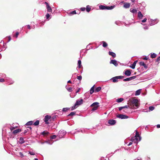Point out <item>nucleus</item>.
I'll use <instances>...</instances> for the list:
<instances>
[{
	"label": "nucleus",
	"instance_id": "nucleus-11",
	"mask_svg": "<svg viewBox=\"0 0 160 160\" xmlns=\"http://www.w3.org/2000/svg\"><path fill=\"white\" fill-rule=\"evenodd\" d=\"M117 117L122 119H127L128 118V117L126 115L120 114L118 115L117 116Z\"/></svg>",
	"mask_w": 160,
	"mask_h": 160
},
{
	"label": "nucleus",
	"instance_id": "nucleus-19",
	"mask_svg": "<svg viewBox=\"0 0 160 160\" xmlns=\"http://www.w3.org/2000/svg\"><path fill=\"white\" fill-rule=\"evenodd\" d=\"M9 128V129L10 130H14L16 128L18 127V126H11V125H8Z\"/></svg>",
	"mask_w": 160,
	"mask_h": 160
},
{
	"label": "nucleus",
	"instance_id": "nucleus-55",
	"mask_svg": "<svg viewBox=\"0 0 160 160\" xmlns=\"http://www.w3.org/2000/svg\"><path fill=\"white\" fill-rule=\"evenodd\" d=\"M160 60V56L159 57H158L157 59H156V60H155V61L156 62H158Z\"/></svg>",
	"mask_w": 160,
	"mask_h": 160
},
{
	"label": "nucleus",
	"instance_id": "nucleus-59",
	"mask_svg": "<svg viewBox=\"0 0 160 160\" xmlns=\"http://www.w3.org/2000/svg\"><path fill=\"white\" fill-rule=\"evenodd\" d=\"M142 129H145V130H147V129H148V126H146V127H144V126H143L142 127Z\"/></svg>",
	"mask_w": 160,
	"mask_h": 160
},
{
	"label": "nucleus",
	"instance_id": "nucleus-34",
	"mask_svg": "<svg viewBox=\"0 0 160 160\" xmlns=\"http://www.w3.org/2000/svg\"><path fill=\"white\" fill-rule=\"evenodd\" d=\"M77 13H76V11L75 10H73L72 12H70L69 13V15H74V14H76Z\"/></svg>",
	"mask_w": 160,
	"mask_h": 160
},
{
	"label": "nucleus",
	"instance_id": "nucleus-60",
	"mask_svg": "<svg viewBox=\"0 0 160 160\" xmlns=\"http://www.w3.org/2000/svg\"><path fill=\"white\" fill-rule=\"evenodd\" d=\"M62 110L61 111V110H58L57 111V112H59L60 113V115H62Z\"/></svg>",
	"mask_w": 160,
	"mask_h": 160
},
{
	"label": "nucleus",
	"instance_id": "nucleus-44",
	"mask_svg": "<svg viewBox=\"0 0 160 160\" xmlns=\"http://www.w3.org/2000/svg\"><path fill=\"white\" fill-rule=\"evenodd\" d=\"M98 107L99 106H96L93 107L92 109V110L93 111L96 110Z\"/></svg>",
	"mask_w": 160,
	"mask_h": 160
},
{
	"label": "nucleus",
	"instance_id": "nucleus-52",
	"mask_svg": "<svg viewBox=\"0 0 160 160\" xmlns=\"http://www.w3.org/2000/svg\"><path fill=\"white\" fill-rule=\"evenodd\" d=\"M57 115H55L52 117L51 118L52 119L54 120L57 117Z\"/></svg>",
	"mask_w": 160,
	"mask_h": 160
},
{
	"label": "nucleus",
	"instance_id": "nucleus-61",
	"mask_svg": "<svg viewBox=\"0 0 160 160\" xmlns=\"http://www.w3.org/2000/svg\"><path fill=\"white\" fill-rule=\"evenodd\" d=\"M19 154L20 156L22 158L24 156V155L21 152H19Z\"/></svg>",
	"mask_w": 160,
	"mask_h": 160
},
{
	"label": "nucleus",
	"instance_id": "nucleus-37",
	"mask_svg": "<svg viewBox=\"0 0 160 160\" xmlns=\"http://www.w3.org/2000/svg\"><path fill=\"white\" fill-rule=\"evenodd\" d=\"M94 86H92L90 89V93L91 94H92L93 93V92H94Z\"/></svg>",
	"mask_w": 160,
	"mask_h": 160
},
{
	"label": "nucleus",
	"instance_id": "nucleus-43",
	"mask_svg": "<svg viewBox=\"0 0 160 160\" xmlns=\"http://www.w3.org/2000/svg\"><path fill=\"white\" fill-rule=\"evenodd\" d=\"M76 114V112H71L69 114L68 116H73L74 115H75Z\"/></svg>",
	"mask_w": 160,
	"mask_h": 160
},
{
	"label": "nucleus",
	"instance_id": "nucleus-7",
	"mask_svg": "<svg viewBox=\"0 0 160 160\" xmlns=\"http://www.w3.org/2000/svg\"><path fill=\"white\" fill-rule=\"evenodd\" d=\"M51 116H49L48 115H46L44 118V121L46 124H48L49 122L48 121L49 120V119H51Z\"/></svg>",
	"mask_w": 160,
	"mask_h": 160
},
{
	"label": "nucleus",
	"instance_id": "nucleus-49",
	"mask_svg": "<svg viewBox=\"0 0 160 160\" xmlns=\"http://www.w3.org/2000/svg\"><path fill=\"white\" fill-rule=\"evenodd\" d=\"M28 152L31 155H35V152L32 151H29Z\"/></svg>",
	"mask_w": 160,
	"mask_h": 160
},
{
	"label": "nucleus",
	"instance_id": "nucleus-48",
	"mask_svg": "<svg viewBox=\"0 0 160 160\" xmlns=\"http://www.w3.org/2000/svg\"><path fill=\"white\" fill-rule=\"evenodd\" d=\"M141 5L143 7L145 8L146 5L145 2H142L141 3Z\"/></svg>",
	"mask_w": 160,
	"mask_h": 160
},
{
	"label": "nucleus",
	"instance_id": "nucleus-30",
	"mask_svg": "<svg viewBox=\"0 0 160 160\" xmlns=\"http://www.w3.org/2000/svg\"><path fill=\"white\" fill-rule=\"evenodd\" d=\"M39 120H36L35 122L33 123V124L35 126H37L39 125Z\"/></svg>",
	"mask_w": 160,
	"mask_h": 160
},
{
	"label": "nucleus",
	"instance_id": "nucleus-26",
	"mask_svg": "<svg viewBox=\"0 0 160 160\" xmlns=\"http://www.w3.org/2000/svg\"><path fill=\"white\" fill-rule=\"evenodd\" d=\"M33 122L32 121H30L28 122L26 124V126H30L33 124Z\"/></svg>",
	"mask_w": 160,
	"mask_h": 160
},
{
	"label": "nucleus",
	"instance_id": "nucleus-31",
	"mask_svg": "<svg viewBox=\"0 0 160 160\" xmlns=\"http://www.w3.org/2000/svg\"><path fill=\"white\" fill-rule=\"evenodd\" d=\"M141 93V89H138L135 92V95L136 96H138Z\"/></svg>",
	"mask_w": 160,
	"mask_h": 160
},
{
	"label": "nucleus",
	"instance_id": "nucleus-17",
	"mask_svg": "<svg viewBox=\"0 0 160 160\" xmlns=\"http://www.w3.org/2000/svg\"><path fill=\"white\" fill-rule=\"evenodd\" d=\"M137 62V60L133 62V63L130 66V67L133 69H134L135 68L136 64Z\"/></svg>",
	"mask_w": 160,
	"mask_h": 160
},
{
	"label": "nucleus",
	"instance_id": "nucleus-24",
	"mask_svg": "<svg viewBox=\"0 0 160 160\" xmlns=\"http://www.w3.org/2000/svg\"><path fill=\"white\" fill-rule=\"evenodd\" d=\"M108 54L109 55L112 56L113 58H115L116 57V54L113 52L109 51Z\"/></svg>",
	"mask_w": 160,
	"mask_h": 160
},
{
	"label": "nucleus",
	"instance_id": "nucleus-47",
	"mask_svg": "<svg viewBox=\"0 0 160 160\" xmlns=\"http://www.w3.org/2000/svg\"><path fill=\"white\" fill-rule=\"evenodd\" d=\"M52 142V140H51L49 141H46L44 142H46V143H47L51 145L53 143V142Z\"/></svg>",
	"mask_w": 160,
	"mask_h": 160
},
{
	"label": "nucleus",
	"instance_id": "nucleus-54",
	"mask_svg": "<svg viewBox=\"0 0 160 160\" xmlns=\"http://www.w3.org/2000/svg\"><path fill=\"white\" fill-rule=\"evenodd\" d=\"M6 81L5 79H4L3 78H0V82H3Z\"/></svg>",
	"mask_w": 160,
	"mask_h": 160
},
{
	"label": "nucleus",
	"instance_id": "nucleus-13",
	"mask_svg": "<svg viewBox=\"0 0 160 160\" xmlns=\"http://www.w3.org/2000/svg\"><path fill=\"white\" fill-rule=\"evenodd\" d=\"M116 121L114 119H109L108 121V123L111 125H113L115 124Z\"/></svg>",
	"mask_w": 160,
	"mask_h": 160
},
{
	"label": "nucleus",
	"instance_id": "nucleus-57",
	"mask_svg": "<svg viewBox=\"0 0 160 160\" xmlns=\"http://www.w3.org/2000/svg\"><path fill=\"white\" fill-rule=\"evenodd\" d=\"M118 110L119 111H121L122 109H123V107H120L118 108Z\"/></svg>",
	"mask_w": 160,
	"mask_h": 160
},
{
	"label": "nucleus",
	"instance_id": "nucleus-53",
	"mask_svg": "<svg viewBox=\"0 0 160 160\" xmlns=\"http://www.w3.org/2000/svg\"><path fill=\"white\" fill-rule=\"evenodd\" d=\"M77 79L79 80L80 81H81L82 80V77L81 76H78L77 77Z\"/></svg>",
	"mask_w": 160,
	"mask_h": 160
},
{
	"label": "nucleus",
	"instance_id": "nucleus-56",
	"mask_svg": "<svg viewBox=\"0 0 160 160\" xmlns=\"http://www.w3.org/2000/svg\"><path fill=\"white\" fill-rule=\"evenodd\" d=\"M147 20V18H144L143 19L142 21V22H146Z\"/></svg>",
	"mask_w": 160,
	"mask_h": 160
},
{
	"label": "nucleus",
	"instance_id": "nucleus-36",
	"mask_svg": "<svg viewBox=\"0 0 160 160\" xmlns=\"http://www.w3.org/2000/svg\"><path fill=\"white\" fill-rule=\"evenodd\" d=\"M21 131H13L12 132L13 133L12 134H13L14 136L15 137L17 133L20 132Z\"/></svg>",
	"mask_w": 160,
	"mask_h": 160
},
{
	"label": "nucleus",
	"instance_id": "nucleus-12",
	"mask_svg": "<svg viewBox=\"0 0 160 160\" xmlns=\"http://www.w3.org/2000/svg\"><path fill=\"white\" fill-rule=\"evenodd\" d=\"M83 100L82 99H81L79 100L78 99L77 100L75 104V106H79L81 105L83 103Z\"/></svg>",
	"mask_w": 160,
	"mask_h": 160
},
{
	"label": "nucleus",
	"instance_id": "nucleus-21",
	"mask_svg": "<svg viewBox=\"0 0 160 160\" xmlns=\"http://www.w3.org/2000/svg\"><path fill=\"white\" fill-rule=\"evenodd\" d=\"M10 125V124H5L3 127L2 130H7L9 129V128L8 125Z\"/></svg>",
	"mask_w": 160,
	"mask_h": 160
},
{
	"label": "nucleus",
	"instance_id": "nucleus-29",
	"mask_svg": "<svg viewBox=\"0 0 160 160\" xmlns=\"http://www.w3.org/2000/svg\"><path fill=\"white\" fill-rule=\"evenodd\" d=\"M91 9L90 6L89 5H87L86 6V11L88 12H89Z\"/></svg>",
	"mask_w": 160,
	"mask_h": 160
},
{
	"label": "nucleus",
	"instance_id": "nucleus-28",
	"mask_svg": "<svg viewBox=\"0 0 160 160\" xmlns=\"http://www.w3.org/2000/svg\"><path fill=\"white\" fill-rule=\"evenodd\" d=\"M99 104V103L98 102H94L90 106L91 107H94L96 106H98V105Z\"/></svg>",
	"mask_w": 160,
	"mask_h": 160
},
{
	"label": "nucleus",
	"instance_id": "nucleus-62",
	"mask_svg": "<svg viewBox=\"0 0 160 160\" xmlns=\"http://www.w3.org/2000/svg\"><path fill=\"white\" fill-rule=\"evenodd\" d=\"M134 160H142V158L140 157H138L135 158Z\"/></svg>",
	"mask_w": 160,
	"mask_h": 160
},
{
	"label": "nucleus",
	"instance_id": "nucleus-51",
	"mask_svg": "<svg viewBox=\"0 0 160 160\" xmlns=\"http://www.w3.org/2000/svg\"><path fill=\"white\" fill-rule=\"evenodd\" d=\"M139 65L140 66H143V65H144V64H145L144 62L142 61H141L139 62Z\"/></svg>",
	"mask_w": 160,
	"mask_h": 160
},
{
	"label": "nucleus",
	"instance_id": "nucleus-64",
	"mask_svg": "<svg viewBox=\"0 0 160 160\" xmlns=\"http://www.w3.org/2000/svg\"><path fill=\"white\" fill-rule=\"evenodd\" d=\"M143 66L145 68V69H147L148 68V66L145 64H144V65H143Z\"/></svg>",
	"mask_w": 160,
	"mask_h": 160
},
{
	"label": "nucleus",
	"instance_id": "nucleus-38",
	"mask_svg": "<svg viewBox=\"0 0 160 160\" xmlns=\"http://www.w3.org/2000/svg\"><path fill=\"white\" fill-rule=\"evenodd\" d=\"M78 68H80L82 66L81 65V61L79 60L78 61Z\"/></svg>",
	"mask_w": 160,
	"mask_h": 160
},
{
	"label": "nucleus",
	"instance_id": "nucleus-14",
	"mask_svg": "<svg viewBox=\"0 0 160 160\" xmlns=\"http://www.w3.org/2000/svg\"><path fill=\"white\" fill-rule=\"evenodd\" d=\"M124 73L125 75L127 76H129L131 75V70L129 69L126 70L124 71Z\"/></svg>",
	"mask_w": 160,
	"mask_h": 160
},
{
	"label": "nucleus",
	"instance_id": "nucleus-25",
	"mask_svg": "<svg viewBox=\"0 0 160 160\" xmlns=\"http://www.w3.org/2000/svg\"><path fill=\"white\" fill-rule=\"evenodd\" d=\"M24 142H25V141L24 140L23 138L22 137L20 138L19 140V141H18V142L20 144H22L24 143Z\"/></svg>",
	"mask_w": 160,
	"mask_h": 160
},
{
	"label": "nucleus",
	"instance_id": "nucleus-58",
	"mask_svg": "<svg viewBox=\"0 0 160 160\" xmlns=\"http://www.w3.org/2000/svg\"><path fill=\"white\" fill-rule=\"evenodd\" d=\"M85 8L84 7L81 8H80V10L82 11H84L85 10Z\"/></svg>",
	"mask_w": 160,
	"mask_h": 160
},
{
	"label": "nucleus",
	"instance_id": "nucleus-16",
	"mask_svg": "<svg viewBox=\"0 0 160 160\" xmlns=\"http://www.w3.org/2000/svg\"><path fill=\"white\" fill-rule=\"evenodd\" d=\"M13 133L12 131H11L10 132H8V134H7V136H8V138H14V136L13 135V134H12Z\"/></svg>",
	"mask_w": 160,
	"mask_h": 160
},
{
	"label": "nucleus",
	"instance_id": "nucleus-32",
	"mask_svg": "<svg viewBox=\"0 0 160 160\" xmlns=\"http://www.w3.org/2000/svg\"><path fill=\"white\" fill-rule=\"evenodd\" d=\"M124 100V99L123 98H118V99L117 100H116V101L118 102H122V101H123Z\"/></svg>",
	"mask_w": 160,
	"mask_h": 160
},
{
	"label": "nucleus",
	"instance_id": "nucleus-39",
	"mask_svg": "<svg viewBox=\"0 0 160 160\" xmlns=\"http://www.w3.org/2000/svg\"><path fill=\"white\" fill-rule=\"evenodd\" d=\"M101 89V87H98L97 88L95 89V92H98L100 91Z\"/></svg>",
	"mask_w": 160,
	"mask_h": 160
},
{
	"label": "nucleus",
	"instance_id": "nucleus-63",
	"mask_svg": "<svg viewBox=\"0 0 160 160\" xmlns=\"http://www.w3.org/2000/svg\"><path fill=\"white\" fill-rule=\"evenodd\" d=\"M123 108V109H124L125 108H129V106L128 105H125L124 106H122Z\"/></svg>",
	"mask_w": 160,
	"mask_h": 160
},
{
	"label": "nucleus",
	"instance_id": "nucleus-8",
	"mask_svg": "<svg viewBox=\"0 0 160 160\" xmlns=\"http://www.w3.org/2000/svg\"><path fill=\"white\" fill-rule=\"evenodd\" d=\"M5 80L8 83H9V85L13 84L14 82L13 80L8 77H6L5 78Z\"/></svg>",
	"mask_w": 160,
	"mask_h": 160
},
{
	"label": "nucleus",
	"instance_id": "nucleus-9",
	"mask_svg": "<svg viewBox=\"0 0 160 160\" xmlns=\"http://www.w3.org/2000/svg\"><path fill=\"white\" fill-rule=\"evenodd\" d=\"M45 4L46 5V8L47 9V12H52V10L51 7H50L49 4L47 2H45Z\"/></svg>",
	"mask_w": 160,
	"mask_h": 160
},
{
	"label": "nucleus",
	"instance_id": "nucleus-3",
	"mask_svg": "<svg viewBox=\"0 0 160 160\" xmlns=\"http://www.w3.org/2000/svg\"><path fill=\"white\" fill-rule=\"evenodd\" d=\"M115 7L114 5L111 6H105L102 5H100L99 6V9L103 10H112Z\"/></svg>",
	"mask_w": 160,
	"mask_h": 160
},
{
	"label": "nucleus",
	"instance_id": "nucleus-46",
	"mask_svg": "<svg viewBox=\"0 0 160 160\" xmlns=\"http://www.w3.org/2000/svg\"><path fill=\"white\" fill-rule=\"evenodd\" d=\"M46 16L47 19H48V20H49L50 18H51V17H50V15L48 13H47L46 14Z\"/></svg>",
	"mask_w": 160,
	"mask_h": 160
},
{
	"label": "nucleus",
	"instance_id": "nucleus-41",
	"mask_svg": "<svg viewBox=\"0 0 160 160\" xmlns=\"http://www.w3.org/2000/svg\"><path fill=\"white\" fill-rule=\"evenodd\" d=\"M70 108H63L62 109V111L63 112H66L68 110H69L70 109Z\"/></svg>",
	"mask_w": 160,
	"mask_h": 160
},
{
	"label": "nucleus",
	"instance_id": "nucleus-33",
	"mask_svg": "<svg viewBox=\"0 0 160 160\" xmlns=\"http://www.w3.org/2000/svg\"><path fill=\"white\" fill-rule=\"evenodd\" d=\"M151 57L152 58H155L157 56V54L154 53H151Z\"/></svg>",
	"mask_w": 160,
	"mask_h": 160
},
{
	"label": "nucleus",
	"instance_id": "nucleus-20",
	"mask_svg": "<svg viewBox=\"0 0 160 160\" xmlns=\"http://www.w3.org/2000/svg\"><path fill=\"white\" fill-rule=\"evenodd\" d=\"M130 4L129 3H124L123 7L125 8H129L130 7Z\"/></svg>",
	"mask_w": 160,
	"mask_h": 160
},
{
	"label": "nucleus",
	"instance_id": "nucleus-35",
	"mask_svg": "<svg viewBox=\"0 0 160 160\" xmlns=\"http://www.w3.org/2000/svg\"><path fill=\"white\" fill-rule=\"evenodd\" d=\"M66 88L67 89L68 91V92H72V88L71 87H69V88H68V87H67V86H66Z\"/></svg>",
	"mask_w": 160,
	"mask_h": 160
},
{
	"label": "nucleus",
	"instance_id": "nucleus-45",
	"mask_svg": "<svg viewBox=\"0 0 160 160\" xmlns=\"http://www.w3.org/2000/svg\"><path fill=\"white\" fill-rule=\"evenodd\" d=\"M77 106L75 105V104H74V105L72 106L71 108V110L72 111L75 109L77 107H76Z\"/></svg>",
	"mask_w": 160,
	"mask_h": 160
},
{
	"label": "nucleus",
	"instance_id": "nucleus-1",
	"mask_svg": "<svg viewBox=\"0 0 160 160\" xmlns=\"http://www.w3.org/2000/svg\"><path fill=\"white\" fill-rule=\"evenodd\" d=\"M135 135L131 138L130 141L132 142H129L128 145V146H129L132 144V142L135 143H138L141 139V137L140 136V134L138 132V131H135Z\"/></svg>",
	"mask_w": 160,
	"mask_h": 160
},
{
	"label": "nucleus",
	"instance_id": "nucleus-22",
	"mask_svg": "<svg viewBox=\"0 0 160 160\" xmlns=\"http://www.w3.org/2000/svg\"><path fill=\"white\" fill-rule=\"evenodd\" d=\"M82 131H81V132H80V131H77L76 132H75L74 131H72L71 132V133L73 134H79L81 132L82 133Z\"/></svg>",
	"mask_w": 160,
	"mask_h": 160
},
{
	"label": "nucleus",
	"instance_id": "nucleus-18",
	"mask_svg": "<svg viewBox=\"0 0 160 160\" xmlns=\"http://www.w3.org/2000/svg\"><path fill=\"white\" fill-rule=\"evenodd\" d=\"M143 15L140 11H139L138 13V17L139 19H141L142 18Z\"/></svg>",
	"mask_w": 160,
	"mask_h": 160
},
{
	"label": "nucleus",
	"instance_id": "nucleus-27",
	"mask_svg": "<svg viewBox=\"0 0 160 160\" xmlns=\"http://www.w3.org/2000/svg\"><path fill=\"white\" fill-rule=\"evenodd\" d=\"M49 133L47 131H44L42 133V134L44 136H45Z\"/></svg>",
	"mask_w": 160,
	"mask_h": 160
},
{
	"label": "nucleus",
	"instance_id": "nucleus-50",
	"mask_svg": "<svg viewBox=\"0 0 160 160\" xmlns=\"http://www.w3.org/2000/svg\"><path fill=\"white\" fill-rule=\"evenodd\" d=\"M57 136L56 135H53L50 137V138L51 139H54L56 138Z\"/></svg>",
	"mask_w": 160,
	"mask_h": 160
},
{
	"label": "nucleus",
	"instance_id": "nucleus-40",
	"mask_svg": "<svg viewBox=\"0 0 160 160\" xmlns=\"http://www.w3.org/2000/svg\"><path fill=\"white\" fill-rule=\"evenodd\" d=\"M102 43L103 44L102 46L103 47L105 48V47H107L108 46V44L106 42H105L104 41H102Z\"/></svg>",
	"mask_w": 160,
	"mask_h": 160
},
{
	"label": "nucleus",
	"instance_id": "nucleus-23",
	"mask_svg": "<svg viewBox=\"0 0 160 160\" xmlns=\"http://www.w3.org/2000/svg\"><path fill=\"white\" fill-rule=\"evenodd\" d=\"M130 11L133 14L136 13L137 12V10L135 8H131L130 9Z\"/></svg>",
	"mask_w": 160,
	"mask_h": 160
},
{
	"label": "nucleus",
	"instance_id": "nucleus-2",
	"mask_svg": "<svg viewBox=\"0 0 160 160\" xmlns=\"http://www.w3.org/2000/svg\"><path fill=\"white\" fill-rule=\"evenodd\" d=\"M128 103L129 105L130 108L132 109L138 108L139 106V103L138 100L136 99H132V100H129Z\"/></svg>",
	"mask_w": 160,
	"mask_h": 160
},
{
	"label": "nucleus",
	"instance_id": "nucleus-4",
	"mask_svg": "<svg viewBox=\"0 0 160 160\" xmlns=\"http://www.w3.org/2000/svg\"><path fill=\"white\" fill-rule=\"evenodd\" d=\"M124 77L122 76H115L112 78L110 80H112V82L114 83L117 82L118 81V79H122Z\"/></svg>",
	"mask_w": 160,
	"mask_h": 160
},
{
	"label": "nucleus",
	"instance_id": "nucleus-6",
	"mask_svg": "<svg viewBox=\"0 0 160 160\" xmlns=\"http://www.w3.org/2000/svg\"><path fill=\"white\" fill-rule=\"evenodd\" d=\"M158 20L157 19H150L149 21V24L150 26H152L158 23Z\"/></svg>",
	"mask_w": 160,
	"mask_h": 160
},
{
	"label": "nucleus",
	"instance_id": "nucleus-10",
	"mask_svg": "<svg viewBox=\"0 0 160 160\" xmlns=\"http://www.w3.org/2000/svg\"><path fill=\"white\" fill-rule=\"evenodd\" d=\"M137 78V76H133L129 78H125L123 79V81L124 82L129 81H131L132 80L136 78Z\"/></svg>",
	"mask_w": 160,
	"mask_h": 160
},
{
	"label": "nucleus",
	"instance_id": "nucleus-5",
	"mask_svg": "<svg viewBox=\"0 0 160 160\" xmlns=\"http://www.w3.org/2000/svg\"><path fill=\"white\" fill-rule=\"evenodd\" d=\"M66 133V131H59L58 134L57 136L59 138H62Z\"/></svg>",
	"mask_w": 160,
	"mask_h": 160
},
{
	"label": "nucleus",
	"instance_id": "nucleus-42",
	"mask_svg": "<svg viewBox=\"0 0 160 160\" xmlns=\"http://www.w3.org/2000/svg\"><path fill=\"white\" fill-rule=\"evenodd\" d=\"M155 108L153 106H150L149 107V111H152V110H153Z\"/></svg>",
	"mask_w": 160,
	"mask_h": 160
},
{
	"label": "nucleus",
	"instance_id": "nucleus-15",
	"mask_svg": "<svg viewBox=\"0 0 160 160\" xmlns=\"http://www.w3.org/2000/svg\"><path fill=\"white\" fill-rule=\"evenodd\" d=\"M110 63L113 64L115 66H117L118 65L117 61L116 60H111Z\"/></svg>",
	"mask_w": 160,
	"mask_h": 160
}]
</instances>
